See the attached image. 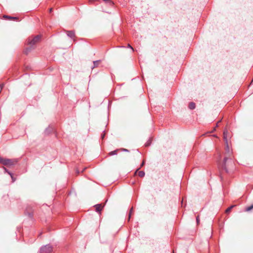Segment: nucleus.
<instances>
[{
    "instance_id": "6ab92c4d",
    "label": "nucleus",
    "mask_w": 253,
    "mask_h": 253,
    "mask_svg": "<svg viewBox=\"0 0 253 253\" xmlns=\"http://www.w3.org/2000/svg\"><path fill=\"white\" fill-rule=\"evenodd\" d=\"M120 150H121L123 152H129V150L128 149H125V148H121L120 149Z\"/></svg>"
},
{
    "instance_id": "0eeeda50",
    "label": "nucleus",
    "mask_w": 253,
    "mask_h": 253,
    "mask_svg": "<svg viewBox=\"0 0 253 253\" xmlns=\"http://www.w3.org/2000/svg\"><path fill=\"white\" fill-rule=\"evenodd\" d=\"M94 207L95 208L96 211L99 212L101 211L102 209L101 204H96L94 206Z\"/></svg>"
},
{
    "instance_id": "ddd939ff",
    "label": "nucleus",
    "mask_w": 253,
    "mask_h": 253,
    "mask_svg": "<svg viewBox=\"0 0 253 253\" xmlns=\"http://www.w3.org/2000/svg\"><path fill=\"white\" fill-rule=\"evenodd\" d=\"M4 18H8L9 19H17V17H11L9 16L4 15L3 16Z\"/></svg>"
},
{
    "instance_id": "4be33fe9",
    "label": "nucleus",
    "mask_w": 253,
    "mask_h": 253,
    "mask_svg": "<svg viewBox=\"0 0 253 253\" xmlns=\"http://www.w3.org/2000/svg\"><path fill=\"white\" fill-rule=\"evenodd\" d=\"M127 47L130 48L132 49V50L133 51V47L129 44H128Z\"/></svg>"
},
{
    "instance_id": "1a4fd4ad",
    "label": "nucleus",
    "mask_w": 253,
    "mask_h": 253,
    "mask_svg": "<svg viewBox=\"0 0 253 253\" xmlns=\"http://www.w3.org/2000/svg\"><path fill=\"white\" fill-rule=\"evenodd\" d=\"M100 60H96L93 61V66L92 67V69L97 67L100 62Z\"/></svg>"
},
{
    "instance_id": "f8f14e48",
    "label": "nucleus",
    "mask_w": 253,
    "mask_h": 253,
    "mask_svg": "<svg viewBox=\"0 0 253 253\" xmlns=\"http://www.w3.org/2000/svg\"><path fill=\"white\" fill-rule=\"evenodd\" d=\"M253 209V204L251 206H249V207H247V208H246V210H245V211H250L251 210H252Z\"/></svg>"
},
{
    "instance_id": "f257e3e1",
    "label": "nucleus",
    "mask_w": 253,
    "mask_h": 253,
    "mask_svg": "<svg viewBox=\"0 0 253 253\" xmlns=\"http://www.w3.org/2000/svg\"><path fill=\"white\" fill-rule=\"evenodd\" d=\"M227 134L228 130L225 129L223 132V138L226 143H227ZM226 151L229 153V157L225 156L224 157L221 167L227 173H229L234 169V163L232 159L229 156V150L228 144H227Z\"/></svg>"
},
{
    "instance_id": "cd10ccee",
    "label": "nucleus",
    "mask_w": 253,
    "mask_h": 253,
    "mask_svg": "<svg viewBox=\"0 0 253 253\" xmlns=\"http://www.w3.org/2000/svg\"><path fill=\"white\" fill-rule=\"evenodd\" d=\"M29 215L30 217H32V216H33L31 213H29Z\"/></svg>"
},
{
    "instance_id": "9b49d317",
    "label": "nucleus",
    "mask_w": 253,
    "mask_h": 253,
    "mask_svg": "<svg viewBox=\"0 0 253 253\" xmlns=\"http://www.w3.org/2000/svg\"><path fill=\"white\" fill-rule=\"evenodd\" d=\"M145 172L143 170L139 171L138 172V175L141 177H144L145 176Z\"/></svg>"
},
{
    "instance_id": "dca6fc26",
    "label": "nucleus",
    "mask_w": 253,
    "mask_h": 253,
    "mask_svg": "<svg viewBox=\"0 0 253 253\" xmlns=\"http://www.w3.org/2000/svg\"><path fill=\"white\" fill-rule=\"evenodd\" d=\"M145 164V161H143L142 163H141V165H140V167L138 168L135 171V173H136L138 171V170L140 169L141 167H143Z\"/></svg>"
},
{
    "instance_id": "5701e85b",
    "label": "nucleus",
    "mask_w": 253,
    "mask_h": 253,
    "mask_svg": "<svg viewBox=\"0 0 253 253\" xmlns=\"http://www.w3.org/2000/svg\"><path fill=\"white\" fill-rule=\"evenodd\" d=\"M104 136H105V134L104 133L101 134V138H102V139H103Z\"/></svg>"
},
{
    "instance_id": "2eb2a0df",
    "label": "nucleus",
    "mask_w": 253,
    "mask_h": 253,
    "mask_svg": "<svg viewBox=\"0 0 253 253\" xmlns=\"http://www.w3.org/2000/svg\"><path fill=\"white\" fill-rule=\"evenodd\" d=\"M132 211H133V208H131V209L130 210V211H129V212L128 220H129V219H130V218L131 217V213L132 212Z\"/></svg>"
},
{
    "instance_id": "a878e982",
    "label": "nucleus",
    "mask_w": 253,
    "mask_h": 253,
    "mask_svg": "<svg viewBox=\"0 0 253 253\" xmlns=\"http://www.w3.org/2000/svg\"><path fill=\"white\" fill-rule=\"evenodd\" d=\"M136 152H137L138 154H140V153L139 152V151L138 150H136Z\"/></svg>"
},
{
    "instance_id": "bb28decb",
    "label": "nucleus",
    "mask_w": 253,
    "mask_h": 253,
    "mask_svg": "<svg viewBox=\"0 0 253 253\" xmlns=\"http://www.w3.org/2000/svg\"><path fill=\"white\" fill-rule=\"evenodd\" d=\"M85 169L86 168H84V169L82 170V172H83Z\"/></svg>"
},
{
    "instance_id": "6e6552de",
    "label": "nucleus",
    "mask_w": 253,
    "mask_h": 253,
    "mask_svg": "<svg viewBox=\"0 0 253 253\" xmlns=\"http://www.w3.org/2000/svg\"><path fill=\"white\" fill-rule=\"evenodd\" d=\"M195 104L194 102H190L189 104V108L191 110H193L195 108Z\"/></svg>"
},
{
    "instance_id": "4468645a",
    "label": "nucleus",
    "mask_w": 253,
    "mask_h": 253,
    "mask_svg": "<svg viewBox=\"0 0 253 253\" xmlns=\"http://www.w3.org/2000/svg\"><path fill=\"white\" fill-rule=\"evenodd\" d=\"M5 173H7L9 175H11V172L6 169L5 167H3Z\"/></svg>"
},
{
    "instance_id": "f3484780",
    "label": "nucleus",
    "mask_w": 253,
    "mask_h": 253,
    "mask_svg": "<svg viewBox=\"0 0 253 253\" xmlns=\"http://www.w3.org/2000/svg\"><path fill=\"white\" fill-rule=\"evenodd\" d=\"M233 206H230V207L228 208L226 210V211H225L226 212V213L229 212L231 211V210L232 209V208H233Z\"/></svg>"
},
{
    "instance_id": "412c9836",
    "label": "nucleus",
    "mask_w": 253,
    "mask_h": 253,
    "mask_svg": "<svg viewBox=\"0 0 253 253\" xmlns=\"http://www.w3.org/2000/svg\"><path fill=\"white\" fill-rule=\"evenodd\" d=\"M199 216H197V217H196V221H197V223L198 224L199 222Z\"/></svg>"
},
{
    "instance_id": "393cba45",
    "label": "nucleus",
    "mask_w": 253,
    "mask_h": 253,
    "mask_svg": "<svg viewBox=\"0 0 253 253\" xmlns=\"http://www.w3.org/2000/svg\"><path fill=\"white\" fill-rule=\"evenodd\" d=\"M76 172H77V173H79L80 172V171L79 169H77V170H76Z\"/></svg>"
},
{
    "instance_id": "aec40b11",
    "label": "nucleus",
    "mask_w": 253,
    "mask_h": 253,
    "mask_svg": "<svg viewBox=\"0 0 253 253\" xmlns=\"http://www.w3.org/2000/svg\"><path fill=\"white\" fill-rule=\"evenodd\" d=\"M12 179V182H14L15 181V178L13 177V174L11 173V175H9Z\"/></svg>"
},
{
    "instance_id": "423d86ee",
    "label": "nucleus",
    "mask_w": 253,
    "mask_h": 253,
    "mask_svg": "<svg viewBox=\"0 0 253 253\" xmlns=\"http://www.w3.org/2000/svg\"><path fill=\"white\" fill-rule=\"evenodd\" d=\"M35 49V47L34 46H32L31 45H30V46L26 48L24 51L25 54H28L30 52H31L32 50Z\"/></svg>"
},
{
    "instance_id": "f03ea898",
    "label": "nucleus",
    "mask_w": 253,
    "mask_h": 253,
    "mask_svg": "<svg viewBox=\"0 0 253 253\" xmlns=\"http://www.w3.org/2000/svg\"><path fill=\"white\" fill-rule=\"evenodd\" d=\"M17 161L14 159H3L0 156V163L4 166H12L14 165Z\"/></svg>"
},
{
    "instance_id": "7ed1b4c3",
    "label": "nucleus",
    "mask_w": 253,
    "mask_h": 253,
    "mask_svg": "<svg viewBox=\"0 0 253 253\" xmlns=\"http://www.w3.org/2000/svg\"><path fill=\"white\" fill-rule=\"evenodd\" d=\"M52 251V247L49 244L42 246L40 251V253H51Z\"/></svg>"
},
{
    "instance_id": "39448f33",
    "label": "nucleus",
    "mask_w": 253,
    "mask_h": 253,
    "mask_svg": "<svg viewBox=\"0 0 253 253\" xmlns=\"http://www.w3.org/2000/svg\"><path fill=\"white\" fill-rule=\"evenodd\" d=\"M66 32L68 37L72 39L75 36V32L74 31H67Z\"/></svg>"
},
{
    "instance_id": "c85d7f7f",
    "label": "nucleus",
    "mask_w": 253,
    "mask_h": 253,
    "mask_svg": "<svg viewBox=\"0 0 253 253\" xmlns=\"http://www.w3.org/2000/svg\"><path fill=\"white\" fill-rule=\"evenodd\" d=\"M52 8H51L49 9V11H50V12H51L52 11Z\"/></svg>"
},
{
    "instance_id": "b1692460",
    "label": "nucleus",
    "mask_w": 253,
    "mask_h": 253,
    "mask_svg": "<svg viewBox=\"0 0 253 253\" xmlns=\"http://www.w3.org/2000/svg\"><path fill=\"white\" fill-rule=\"evenodd\" d=\"M105 1L108 2H111L109 0H103Z\"/></svg>"
},
{
    "instance_id": "a211bd4d",
    "label": "nucleus",
    "mask_w": 253,
    "mask_h": 253,
    "mask_svg": "<svg viewBox=\"0 0 253 253\" xmlns=\"http://www.w3.org/2000/svg\"><path fill=\"white\" fill-rule=\"evenodd\" d=\"M151 143V140H150V139H149V140H148V141L145 143V145L146 146H149V145H150Z\"/></svg>"
},
{
    "instance_id": "20e7f679",
    "label": "nucleus",
    "mask_w": 253,
    "mask_h": 253,
    "mask_svg": "<svg viewBox=\"0 0 253 253\" xmlns=\"http://www.w3.org/2000/svg\"><path fill=\"white\" fill-rule=\"evenodd\" d=\"M41 39V36L40 35H37L34 37L33 39L29 38L27 41L28 44L31 45L32 46H34V45L38 42Z\"/></svg>"
},
{
    "instance_id": "9d476101",
    "label": "nucleus",
    "mask_w": 253,
    "mask_h": 253,
    "mask_svg": "<svg viewBox=\"0 0 253 253\" xmlns=\"http://www.w3.org/2000/svg\"><path fill=\"white\" fill-rule=\"evenodd\" d=\"M118 150L117 149V150H115L114 151H111L109 153V155L110 156H113V155H116L117 154V152H118Z\"/></svg>"
}]
</instances>
